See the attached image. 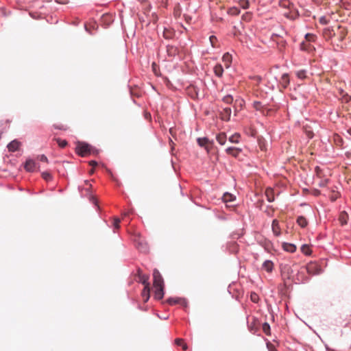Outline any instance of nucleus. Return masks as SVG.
I'll return each instance as SVG.
<instances>
[{
    "mask_svg": "<svg viewBox=\"0 0 351 351\" xmlns=\"http://www.w3.org/2000/svg\"><path fill=\"white\" fill-rule=\"evenodd\" d=\"M231 112H232L231 108H223L219 114L221 119L223 121H228L230 119Z\"/></svg>",
    "mask_w": 351,
    "mask_h": 351,
    "instance_id": "nucleus-4",
    "label": "nucleus"
},
{
    "mask_svg": "<svg viewBox=\"0 0 351 351\" xmlns=\"http://www.w3.org/2000/svg\"><path fill=\"white\" fill-rule=\"evenodd\" d=\"M42 178L46 181H49L52 179V176L48 171H45L42 173Z\"/></svg>",
    "mask_w": 351,
    "mask_h": 351,
    "instance_id": "nucleus-35",
    "label": "nucleus"
},
{
    "mask_svg": "<svg viewBox=\"0 0 351 351\" xmlns=\"http://www.w3.org/2000/svg\"><path fill=\"white\" fill-rule=\"evenodd\" d=\"M274 264L270 261H266L264 262L263 265V269L267 271V272H271L273 269Z\"/></svg>",
    "mask_w": 351,
    "mask_h": 351,
    "instance_id": "nucleus-19",
    "label": "nucleus"
},
{
    "mask_svg": "<svg viewBox=\"0 0 351 351\" xmlns=\"http://www.w3.org/2000/svg\"><path fill=\"white\" fill-rule=\"evenodd\" d=\"M174 34L175 33L173 29L166 27L164 28L162 35L165 38L171 39L174 36Z\"/></svg>",
    "mask_w": 351,
    "mask_h": 351,
    "instance_id": "nucleus-12",
    "label": "nucleus"
},
{
    "mask_svg": "<svg viewBox=\"0 0 351 351\" xmlns=\"http://www.w3.org/2000/svg\"><path fill=\"white\" fill-rule=\"evenodd\" d=\"M280 84L283 88H286L288 86L289 84V77L288 74L285 73L282 75L280 80Z\"/></svg>",
    "mask_w": 351,
    "mask_h": 351,
    "instance_id": "nucleus-10",
    "label": "nucleus"
},
{
    "mask_svg": "<svg viewBox=\"0 0 351 351\" xmlns=\"http://www.w3.org/2000/svg\"><path fill=\"white\" fill-rule=\"evenodd\" d=\"M89 165L94 167L97 165V162L95 160H91L89 162Z\"/></svg>",
    "mask_w": 351,
    "mask_h": 351,
    "instance_id": "nucleus-51",
    "label": "nucleus"
},
{
    "mask_svg": "<svg viewBox=\"0 0 351 351\" xmlns=\"http://www.w3.org/2000/svg\"><path fill=\"white\" fill-rule=\"evenodd\" d=\"M243 101H241V103H240V106H242V103H243Z\"/></svg>",
    "mask_w": 351,
    "mask_h": 351,
    "instance_id": "nucleus-57",
    "label": "nucleus"
},
{
    "mask_svg": "<svg viewBox=\"0 0 351 351\" xmlns=\"http://www.w3.org/2000/svg\"><path fill=\"white\" fill-rule=\"evenodd\" d=\"M297 75L299 78H304L305 77V73L303 71H298L297 73Z\"/></svg>",
    "mask_w": 351,
    "mask_h": 351,
    "instance_id": "nucleus-48",
    "label": "nucleus"
},
{
    "mask_svg": "<svg viewBox=\"0 0 351 351\" xmlns=\"http://www.w3.org/2000/svg\"><path fill=\"white\" fill-rule=\"evenodd\" d=\"M56 2L60 4H66L69 2V0H55Z\"/></svg>",
    "mask_w": 351,
    "mask_h": 351,
    "instance_id": "nucleus-50",
    "label": "nucleus"
},
{
    "mask_svg": "<svg viewBox=\"0 0 351 351\" xmlns=\"http://www.w3.org/2000/svg\"><path fill=\"white\" fill-rule=\"evenodd\" d=\"M300 49L302 51H305L307 52H311L315 50V47L311 44V43H308L306 41H303L300 44Z\"/></svg>",
    "mask_w": 351,
    "mask_h": 351,
    "instance_id": "nucleus-7",
    "label": "nucleus"
},
{
    "mask_svg": "<svg viewBox=\"0 0 351 351\" xmlns=\"http://www.w3.org/2000/svg\"><path fill=\"white\" fill-rule=\"evenodd\" d=\"M297 223L301 227V228H305L308 225V221L307 219L303 217L300 216L297 219Z\"/></svg>",
    "mask_w": 351,
    "mask_h": 351,
    "instance_id": "nucleus-18",
    "label": "nucleus"
},
{
    "mask_svg": "<svg viewBox=\"0 0 351 351\" xmlns=\"http://www.w3.org/2000/svg\"><path fill=\"white\" fill-rule=\"evenodd\" d=\"M271 229L274 234L276 237H279L281 234V229L279 225V221L277 219H274L271 224Z\"/></svg>",
    "mask_w": 351,
    "mask_h": 351,
    "instance_id": "nucleus-5",
    "label": "nucleus"
},
{
    "mask_svg": "<svg viewBox=\"0 0 351 351\" xmlns=\"http://www.w3.org/2000/svg\"><path fill=\"white\" fill-rule=\"evenodd\" d=\"M267 347L269 351H276L275 346L270 342L267 343Z\"/></svg>",
    "mask_w": 351,
    "mask_h": 351,
    "instance_id": "nucleus-43",
    "label": "nucleus"
},
{
    "mask_svg": "<svg viewBox=\"0 0 351 351\" xmlns=\"http://www.w3.org/2000/svg\"><path fill=\"white\" fill-rule=\"evenodd\" d=\"M265 195L269 202H271L274 200V191L271 189H267L265 191Z\"/></svg>",
    "mask_w": 351,
    "mask_h": 351,
    "instance_id": "nucleus-21",
    "label": "nucleus"
},
{
    "mask_svg": "<svg viewBox=\"0 0 351 351\" xmlns=\"http://www.w3.org/2000/svg\"><path fill=\"white\" fill-rule=\"evenodd\" d=\"M197 141L198 145L201 147H206L210 143L208 138H198Z\"/></svg>",
    "mask_w": 351,
    "mask_h": 351,
    "instance_id": "nucleus-23",
    "label": "nucleus"
},
{
    "mask_svg": "<svg viewBox=\"0 0 351 351\" xmlns=\"http://www.w3.org/2000/svg\"><path fill=\"white\" fill-rule=\"evenodd\" d=\"M271 245L272 244L269 241H265L263 245L265 249L267 251L270 250V249L271 248Z\"/></svg>",
    "mask_w": 351,
    "mask_h": 351,
    "instance_id": "nucleus-40",
    "label": "nucleus"
},
{
    "mask_svg": "<svg viewBox=\"0 0 351 351\" xmlns=\"http://www.w3.org/2000/svg\"><path fill=\"white\" fill-rule=\"evenodd\" d=\"M263 331L267 335H270V326L268 323H264L263 324Z\"/></svg>",
    "mask_w": 351,
    "mask_h": 351,
    "instance_id": "nucleus-30",
    "label": "nucleus"
},
{
    "mask_svg": "<svg viewBox=\"0 0 351 351\" xmlns=\"http://www.w3.org/2000/svg\"><path fill=\"white\" fill-rule=\"evenodd\" d=\"M85 29L87 32H88L89 33L92 34V29H95V24L93 25H85Z\"/></svg>",
    "mask_w": 351,
    "mask_h": 351,
    "instance_id": "nucleus-45",
    "label": "nucleus"
},
{
    "mask_svg": "<svg viewBox=\"0 0 351 351\" xmlns=\"http://www.w3.org/2000/svg\"><path fill=\"white\" fill-rule=\"evenodd\" d=\"M175 342L178 346H182L184 350H187V345L184 342V340L182 339H176L175 340Z\"/></svg>",
    "mask_w": 351,
    "mask_h": 351,
    "instance_id": "nucleus-26",
    "label": "nucleus"
},
{
    "mask_svg": "<svg viewBox=\"0 0 351 351\" xmlns=\"http://www.w3.org/2000/svg\"><path fill=\"white\" fill-rule=\"evenodd\" d=\"M150 293V287L149 286H144V289L142 291V296L143 298L144 302H146L148 301L149 298Z\"/></svg>",
    "mask_w": 351,
    "mask_h": 351,
    "instance_id": "nucleus-14",
    "label": "nucleus"
},
{
    "mask_svg": "<svg viewBox=\"0 0 351 351\" xmlns=\"http://www.w3.org/2000/svg\"><path fill=\"white\" fill-rule=\"evenodd\" d=\"M24 167L27 171H34L36 167V163L33 160L29 159L26 161Z\"/></svg>",
    "mask_w": 351,
    "mask_h": 351,
    "instance_id": "nucleus-8",
    "label": "nucleus"
},
{
    "mask_svg": "<svg viewBox=\"0 0 351 351\" xmlns=\"http://www.w3.org/2000/svg\"><path fill=\"white\" fill-rule=\"evenodd\" d=\"M55 141L61 148H64L68 144L66 140H62L61 138H56Z\"/></svg>",
    "mask_w": 351,
    "mask_h": 351,
    "instance_id": "nucleus-28",
    "label": "nucleus"
},
{
    "mask_svg": "<svg viewBox=\"0 0 351 351\" xmlns=\"http://www.w3.org/2000/svg\"><path fill=\"white\" fill-rule=\"evenodd\" d=\"M153 285L155 289L154 297L157 300H161L164 296V280L157 269L153 271Z\"/></svg>",
    "mask_w": 351,
    "mask_h": 351,
    "instance_id": "nucleus-1",
    "label": "nucleus"
},
{
    "mask_svg": "<svg viewBox=\"0 0 351 351\" xmlns=\"http://www.w3.org/2000/svg\"><path fill=\"white\" fill-rule=\"evenodd\" d=\"M339 197V193L337 191H332L330 195V199L332 202H335Z\"/></svg>",
    "mask_w": 351,
    "mask_h": 351,
    "instance_id": "nucleus-31",
    "label": "nucleus"
},
{
    "mask_svg": "<svg viewBox=\"0 0 351 351\" xmlns=\"http://www.w3.org/2000/svg\"><path fill=\"white\" fill-rule=\"evenodd\" d=\"M39 160L42 162H48V159L47 158L46 156L45 155H40L39 157H38Z\"/></svg>",
    "mask_w": 351,
    "mask_h": 351,
    "instance_id": "nucleus-47",
    "label": "nucleus"
},
{
    "mask_svg": "<svg viewBox=\"0 0 351 351\" xmlns=\"http://www.w3.org/2000/svg\"><path fill=\"white\" fill-rule=\"evenodd\" d=\"M53 127L55 129L61 130H66L68 129L67 126L62 125V124H55V125H53Z\"/></svg>",
    "mask_w": 351,
    "mask_h": 351,
    "instance_id": "nucleus-38",
    "label": "nucleus"
},
{
    "mask_svg": "<svg viewBox=\"0 0 351 351\" xmlns=\"http://www.w3.org/2000/svg\"><path fill=\"white\" fill-rule=\"evenodd\" d=\"M228 13L232 16H237L240 13V10L236 7H232L228 9Z\"/></svg>",
    "mask_w": 351,
    "mask_h": 351,
    "instance_id": "nucleus-24",
    "label": "nucleus"
},
{
    "mask_svg": "<svg viewBox=\"0 0 351 351\" xmlns=\"http://www.w3.org/2000/svg\"><path fill=\"white\" fill-rule=\"evenodd\" d=\"M301 250L306 255H309L311 252V250L308 245H303L301 247Z\"/></svg>",
    "mask_w": 351,
    "mask_h": 351,
    "instance_id": "nucleus-29",
    "label": "nucleus"
},
{
    "mask_svg": "<svg viewBox=\"0 0 351 351\" xmlns=\"http://www.w3.org/2000/svg\"><path fill=\"white\" fill-rule=\"evenodd\" d=\"M282 247L285 251L289 252H294L296 250L295 245L288 243H283Z\"/></svg>",
    "mask_w": 351,
    "mask_h": 351,
    "instance_id": "nucleus-17",
    "label": "nucleus"
},
{
    "mask_svg": "<svg viewBox=\"0 0 351 351\" xmlns=\"http://www.w3.org/2000/svg\"><path fill=\"white\" fill-rule=\"evenodd\" d=\"M167 302L169 304L173 305V304H177L178 302V300L173 299V298H169V299H168Z\"/></svg>",
    "mask_w": 351,
    "mask_h": 351,
    "instance_id": "nucleus-46",
    "label": "nucleus"
},
{
    "mask_svg": "<svg viewBox=\"0 0 351 351\" xmlns=\"http://www.w3.org/2000/svg\"><path fill=\"white\" fill-rule=\"evenodd\" d=\"M339 221L342 226L347 224L348 221V215L346 211L340 213L339 216Z\"/></svg>",
    "mask_w": 351,
    "mask_h": 351,
    "instance_id": "nucleus-11",
    "label": "nucleus"
},
{
    "mask_svg": "<svg viewBox=\"0 0 351 351\" xmlns=\"http://www.w3.org/2000/svg\"><path fill=\"white\" fill-rule=\"evenodd\" d=\"M346 96L348 97V99H347V100H350L351 101V95L350 96H348V95H346Z\"/></svg>",
    "mask_w": 351,
    "mask_h": 351,
    "instance_id": "nucleus-53",
    "label": "nucleus"
},
{
    "mask_svg": "<svg viewBox=\"0 0 351 351\" xmlns=\"http://www.w3.org/2000/svg\"><path fill=\"white\" fill-rule=\"evenodd\" d=\"M209 40H210V44H211L212 47H217V37L215 36H210V38H209Z\"/></svg>",
    "mask_w": 351,
    "mask_h": 351,
    "instance_id": "nucleus-37",
    "label": "nucleus"
},
{
    "mask_svg": "<svg viewBox=\"0 0 351 351\" xmlns=\"http://www.w3.org/2000/svg\"><path fill=\"white\" fill-rule=\"evenodd\" d=\"M348 132L351 135V128L348 130Z\"/></svg>",
    "mask_w": 351,
    "mask_h": 351,
    "instance_id": "nucleus-54",
    "label": "nucleus"
},
{
    "mask_svg": "<svg viewBox=\"0 0 351 351\" xmlns=\"http://www.w3.org/2000/svg\"><path fill=\"white\" fill-rule=\"evenodd\" d=\"M136 247L142 252L146 253L148 252V245L146 243H143L141 241H138L136 243Z\"/></svg>",
    "mask_w": 351,
    "mask_h": 351,
    "instance_id": "nucleus-16",
    "label": "nucleus"
},
{
    "mask_svg": "<svg viewBox=\"0 0 351 351\" xmlns=\"http://www.w3.org/2000/svg\"><path fill=\"white\" fill-rule=\"evenodd\" d=\"M215 74L218 77H221L223 73V69L221 64H217L214 67Z\"/></svg>",
    "mask_w": 351,
    "mask_h": 351,
    "instance_id": "nucleus-20",
    "label": "nucleus"
},
{
    "mask_svg": "<svg viewBox=\"0 0 351 351\" xmlns=\"http://www.w3.org/2000/svg\"><path fill=\"white\" fill-rule=\"evenodd\" d=\"M217 141L220 145H224L226 141V135L225 133L219 134L217 137Z\"/></svg>",
    "mask_w": 351,
    "mask_h": 351,
    "instance_id": "nucleus-22",
    "label": "nucleus"
},
{
    "mask_svg": "<svg viewBox=\"0 0 351 351\" xmlns=\"http://www.w3.org/2000/svg\"><path fill=\"white\" fill-rule=\"evenodd\" d=\"M316 175L318 178H321L322 176V171L319 167H315Z\"/></svg>",
    "mask_w": 351,
    "mask_h": 351,
    "instance_id": "nucleus-44",
    "label": "nucleus"
},
{
    "mask_svg": "<svg viewBox=\"0 0 351 351\" xmlns=\"http://www.w3.org/2000/svg\"><path fill=\"white\" fill-rule=\"evenodd\" d=\"M306 42L311 43L314 42L316 39V36L313 34H306L305 36Z\"/></svg>",
    "mask_w": 351,
    "mask_h": 351,
    "instance_id": "nucleus-27",
    "label": "nucleus"
},
{
    "mask_svg": "<svg viewBox=\"0 0 351 351\" xmlns=\"http://www.w3.org/2000/svg\"><path fill=\"white\" fill-rule=\"evenodd\" d=\"M250 298H251V300L254 303H257L259 300L258 295L255 293H251Z\"/></svg>",
    "mask_w": 351,
    "mask_h": 351,
    "instance_id": "nucleus-39",
    "label": "nucleus"
},
{
    "mask_svg": "<svg viewBox=\"0 0 351 351\" xmlns=\"http://www.w3.org/2000/svg\"><path fill=\"white\" fill-rule=\"evenodd\" d=\"M76 152L81 156L84 157L91 153L92 147L88 143L78 142L75 148Z\"/></svg>",
    "mask_w": 351,
    "mask_h": 351,
    "instance_id": "nucleus-2",
    "label": "nucleus"
},
{
    "mask_svg": "<svg viewBox=\"0 0 351 351\" xmlns=\"http://www.w3.org/2000/svg\"><path fill=\"white\" fill-rule=\"evenodd\" d=\"M222 60L224 62L225 66L229 68L232 62V56L228 53L223 56Z\"/></svg>",
    "mask_w": 351,
    "mask_h": 351,
    "instance_id": "nucleus-15",
    "label": "nucleus"
},
{
    "mask_svg": "<svg viewBox=\"0 0 351 351\" xmlns=\"http://www.w3.org/2000/svg\"><path fill=\"white\" fill-rule=\"evenodd\" d=\"M167 53L169 57H174L178 53V49L176 47L173 45L167 46Z\"/></svg>",
    "mask_w": 351,
    "mask_h": 351,
    "instance_id": "nucleus-9",
    "label": "nucleus"
},
{
    "mask_svg": "<svg viewBox=\"0 0 351 351\" xmlns=\"http://www.w3.org/2000/svg\"><path fill=\"white\" fill-rule=\"evenodd\" d=\"M121 222V220L119 219V218H114V223H113V226L114 227L115 229H119V223Z\"/></svg>",
    "mask_w": 351,
    "mask_h": 351,
    "instance_id": "nucleus-41",
    "label": "nucleus"
},
{
    "mask_svg": "<svg viewBox=\"0 0 351 351\" xmlns=\"http://www.w3.org/2000/svg\"><path fill=\"white\" fill-rule=\"evenodd\" d=\"M239 3L240 6L243 9H247L249 7L248 0H239Z\"/></svg>",
    "mask_w": 351,
    "mask_h": 351,
    "instance_id": "nucleus-34",
    "label": "nucleus"
},
{
    "mask_svg": "<svg viewBox=\"0 0 351 351\" xmlns=\"http://www.w3.org/2000/svg\"><path fill=\"white\" fill-rule=\"evenodd\" d=\"M21 143L18 140H14L8 145V149L10 152H15L19 149Z\"/></svg>",
    "mask_w": 351,
    "mask_h": 351,
    "instance_id": "nucleus-6",
    "label": "nucleus"
},
{
    "mask_svg": "<svg viewBox=\"0 0 351 351\" xmlns=\"http://www.w3.org/2000/svg\"><path fill=\"white\" fill-rule=\"evenodd\" d=\"M339 40H343L345 38L347 33L344 29H341L340 27H339Z\"/></svg>",
    "mask_w": 351,
    "mask_h": 351,
    "instance_id": "nucleus-32",
    "label": "nucleus"
},
{
    "mask_svg": "<svg viewBox=\"0 0 351 351\" xmlns=\"http://www.w3.org/2000/svg\"><path fill=\"white\" fill-rule=\"evenodd\" d=\"M313 267H314L313 265H309L307 266V271L308 273L311 272V269H313Z\"/></svg>",
    "mask_w": 351,
    "mask_h": 351,
    "instance_id": "nucleus-52",
    "label": "nucleus"
},
{
    "mask_svg": "<svg viewBox=\"0 0 351 351\" xmlns=\"http://www.w3.org/2000/svg\"><path fill=\"white\" fill-rule=\"evenodd\" d=\"M93 172H94V169H90V173L92 174V173H93Z\"/></svg>",
    "mask_w": 351,
    "mask_h": 351,
    "instance_id": "nucleus-55",
    "label": "nucleus"
},
{
    "mask_svg": "<svg viewBox=\"0 0 351 351\" xmlns=\"http://www.w3.org/2000/svg\"><path fill=\"white\" fill-rule=\"evenodd\" d=\"M226 152L227 154L232 156L237 157L241 152V149L236 147H230L227 148Z\"/></svg>",
    "mask_w": 351,
    "mask_h": 351,
    "instance_id": "nucleus-13",
    "label": "nucleus"
},
{
    "mask_svg": "<svg viewBox=\"0 0 351 351\" xmlns=\"http://www.w3.org/2000/svg\"><path fill=\"white\" fill-rule=\"evenodd\" d=\"M327 183H328V180L325 179V180H321L320 182L319 183V185L320 186H326Z\"/></svg>",
    "mask_w": 351,
    "mask_h": 351,
    "instance_id": "nucleus-49",
    "label": "nucleus"
},
{
    "mask_svg": "<svg viewBox=\"0 0 351 351\" xmlns=\"http://www.w3.org/2000/svg\"><path fill=\"white\" fill-rule=\"evenodd\" d=\"M223 199L224 202H231L233 200V195L230 193H225L223 196Z\"/></svg>",
    "mask_w": 351,
    "mask_h": 351,
    "instance_id": "nucleus-36",
    "label": "nucleus"
},
{
    "mask_svg": "<svg viewBox=\"0 0 351 351\" xmlns=\"http://www.w3.org/2000/svg\"><path fill=\"white\" fill-rule=\"evenodd\" d=\"M240 134L235 133L229 138V141L233 143H238L239 141Z\"/></svg>",
    "mask_w": 351,
    "mask_h": 351,
    "instance_id": "nucleus-25",
    "label": "nucleus"
},
{
    "mask_svg": "<svg viewBox=\"0 0 351 351\" xmlns=\"http://www.w3.org/2000/svg\"><path fill=\"white\" fill-rule=\"evenodd\" d=\"M137 276L138 278V281L141 282L143 285H144V286H149V275L143 274L142 270L141 269H138L137 270Z\"/></svg>",
    "mask_w": 351,
    "mask_h": 351,
    "instance_id": "nucleus-3",
    "label": "nucleus"
},
{
    "mask_svg": "<svg viewBox=\"0 0 351 351\" xmlns=\"http://www.w3.org/2000/svg\"><path fill=\"white\" fill-rule=\"evenodd\" d=\"M253 106H254V108H256L258 110H261L262 108L261 103L259 101H254L253 104Z\"/></svg>",
    "mask_w": 351,
    "mask_h": 351,
    "instance_id": "nucleus-42",
    "label": "nucleus"
},
{
    "mask_svg": "<svg viewBox=\"0 0 351 351\" xmlns=\"http://www.w3.org/2000/svg\"><path fill=\"white\" fill-rule=\"evenodd\" d=\"M128 215V213H124V214H123V216L125 217V216H126V215Z\"/></svg>",
    "mask_w": 351,
    "mask_h": 351,
    "instance_id": "nucleus-56",
    "label": "nucleus"
},
{
    "mask_svg": "<svg viewBox=\"0 0 351 351\" xmlns=\"http://www.w3.org/2000/svg\"><path fill=\"white\" fill-rule=\"evenodd\" d=\"M222 101L226 104H231L233 101V97L232 95H228L223 97Z\"/></svg>",
    "mask_w": 351,
    "mask_h": 351,
    "instance_id": "nucleus-33",
    "label": "nucleus"
}]
</instances>
